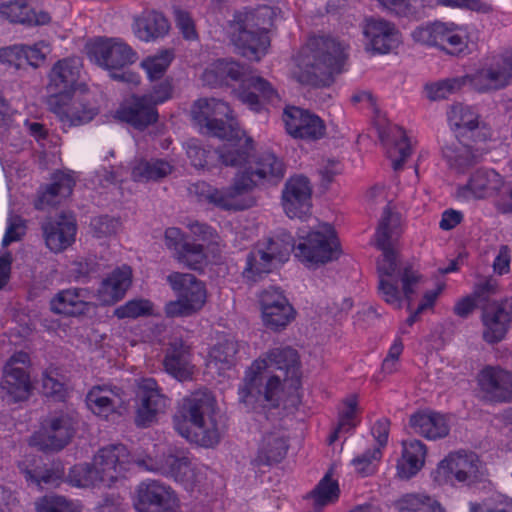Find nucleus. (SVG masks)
I'll use <instances>...</instances> for the list:
<instances>
[{
    "instance_id": "obj_1",
    "label": "nucleus",
    "mask_w": 512,
    "mask_h": 512,
    "mask_svg": "<svg viewBox=\"0 0 512 512\" xmlns=\"http://www.w3.org/2000/svg\"><path fill=\"white\" fill-rule=\"evenodd\" d=\"M192 118L202 133L225 141L218 149L196 139L189 141L186 154L193 167L210 171L214 162L238 166L247 161L252 138L245 137L227 102L216 98L198 99L192 107Z\"/></svg>"
},
{
    "instance_id": "obj_2",
    "label": "nucleus",
    "mask_w": 512,
    "mask_h": 512,
    "mask_svg": "<svg viewBox=\"0 0 512 512\" xmlns=\"http://www.w3.org/2000/svg\"><path fill=\"white\" fill-rule=\"evenodd\" d=\"M292 250L295 257L307 266L337 260L342 253L335 227L321 223L301 237L296 246L279 237L259 241L247 255L243 276L249 281H258L277 265L288 261Z\"/></svg>"
},
{
    "instance_id": "obj_3",
    "label": "nucleus",
    "mask_w": 512,
    "mask_h": 512,
    "mask_svg": "<svg viewBox=\"0 0 512 512\" xmlns=\"http://www.w3.org/2000/svg\"><path fill=\"white\" fill-rule=\"evenodd\" d=\"M401 226V214L393 211L389 204L386 205L375 233V245L382 251V258L377 263L378 288L386 303L401 308L404 297L410 308L415 287L421 276L411 265L403 268L398 266L394 242L402 233Z\"/></svg>"
},
{
    "instance_id": "obj_4",
    "label": "nucleus",
    "mask_w": 512,
    "mask_h": 512,
    "mask_svg": "<svg viewBox=\"0 0 512 512\" xmlns=\"http://www.w3.org/2000/svg\"><path fill=\"white\" fill-rule=\"evenodd\" d=\"M253 150L252 141L247 161L237 166L244 169L236 175L230 187L218 189L204 181H198L192 185L191 192L197 195L199 201L208 202L223 210L240 211L251 208L255 201L249 192L259 183L279 181L285 174L283 161L271 152H263L250 161Z\"/></svg>"
},
{
    "instance_id": "obj_5",
    "label": "nucleus",
    "mask_w": 512,
    "mask_h": 512,
    "mask_svg": "<svg viewBox=\"0 0 512 512\" xmlns=\"http://www.w3.org/2000/svg\"><path fill=\"white\" fill-rule=\"evenodd\" d=\"M347 60L344 45L328 35H313L292 58L291 76L302 84L328 87L344 70Z\"/></svg>"
},
{
    "instance_id": "obj_6",
    "label": "nucleus",
    "mask_w": 512,
    "mask_h": 512,
    "mask_svg": "<svg viewBox=\"0 0 512 512\" xmlns=\"http://www.w3.org/2000/svg\"><path fill=\"white\" fill-rule=\"evenodd\" d=\"M80 75V62L76 58L58 60L49 74V89L53 92L47 104L63 128L80 126L90 122L97 114V108L91 106L82 97H73Z\"/></svg>"
},
{
    "instance_id": "obj_7",
    "label": "nucleus",
    "mask_w": 512,
    "mask_h": 512,
    "mask_svg": "<svg viewBox=\"0 0 512 512\" xmlns=\"http://www.w3.org/2000/svg\"><path fill=\"white\" fill-rule=\"evenodd\" d=\"M216 401L211 393L196 391L184 397L173 417L175 430L183 438L206 448L220 441L217 421L214 419Z\"/></svg>"
},
{
    "instance_id": "obj_8",
    "label": "nucleus",
    "mask_w": 512,
    "mask_h": 512,
    "mask_svg": "<svg viewBox=\"0 0 512 512\" xmlns=\"http://www.w3.org/2000/svg\"><path fill=\"white\" fill-rule=\"evenodd\" d=\"M203 80L210 85L220 86L229 82H239L236 91L238 99L254 112H261L265 104L279 100L277 90L260 76L248 75L245 65L227 59H218L203 73Z\"/></svg>"
},
{
    "instance_id": "obj_9",
    "label": "nucleus",
    "mask_w": 512,
    "mask_h": 512,
    "mask_svg": "<svg viewBox=\"0 0 512 512\" xmlns=\"http://www.w3.org/2000/svg\"><path fill=\"white\" fill-rule=\"evenodd\" d=\"M132 455L123 444H111L99 449L94 464L79 463L68 473L69 483L75 487L112 486L125 478L132 469Z\"/></svg>"
},
{
    "instance_id": "obj_10",
    "label": "nucleus",
    "mask_w": 512,
    "mask_h": 512,
    "mask_svg": "<svg viewBox=\"0 0 512 512\" xmlns=\"http://www.w3.org/2000/svg\"><path fill=\"white\" fill-rule=\"evenodd\" d=\"M266 371L264 360H254L245 371L243 383L238 388L239 400L251 410L258 406L269 405L271 408H278L283 405L284 409L297 410L301 404L289 405L288 394L289 383L286 377L281 381L279 376L271 375L263 385L262 374Z\"/></svg>"
},
{
    "instance_id": "obj_11",
    "label": "nucleus",
    "mask_w": 512,
    "mask_h": 512,
    "mask_svg": "<svg viewBox=\"0 0 512 512\" xmlns=\"http://www.w3.org/2000/svg\"><path fill=\"white\" fill-rule=\"evenodd\" d=\"M86 54L91 62L109 71L116 81L137 85L140 76L127 69L137 60V53L122 40L98 37L86 44Z\"/></svg>"
},
{
    "instance_id": "obj_12",
    "label": "nucleus",
    "mask_w": 512,
    "mask_h": 512,
    "mask_svg": "<svg viewBox=\"0 0 512 512\" xmlns=\"http://www.w3.org/2000/svg\"><path fill=\"white\" fill-rule=\"evenodd\" d=\"M167 282L176 294V300L165 304L164 312L169 318L189 317L199 312L207 301L204 282L189 273L172 272Z\"/></svg>"
},
{
    "instance_id": "obj_13",
    "label": "nucleus",
    "mask_w": 512,
    "mask_h": 512,
    "mask_svg": "<svg viewBox=\"0 0 512 512\" xmlns=\"http://www.w3.org/2000/svg\"><path fill=\"white\" fill-rule=\"evenodd\" d=\"M480 464L474 452H451L439 462L433 472V479L439 485L470 486L479 480Z\"/></svg>"
},
{
    "instance_id": "obj_14",
    "label": "nucleus",
    "mask_w": 512,
    "mask_h": 512,
    "mask_svg": "<svg viewBox=\"0 0 512 512\" xmlns=\"http://www.w3.org/2000/svg\"><path fill=\"white\" fill-rule=\"evenodd\" d=\"M133 466L137 465L148 472L161 474L180 483L186 490L193 491L200 482L199 473L196 472L188 457H178L173 454H163L160 457L146 456L132 457Z\"/></svg>"
},
{
    "instance_id": "obj_15",
    "label": "nucleus",
    "mask_w": 512,
    "mask_h": 512,
    "mask_svg": "<svg viewBox=\"0 0 512 512\" xmlns=\"http://www.w3.org/2000/svg\"><path fill=\"white\" fill-rule=\"evenodd\" d=\"M75 433V422L67 413L50 415L40 422L29 438V445L43 452H58L65 448Z\"/></svg>"
},
{
    "instance_id": "obj_16",
    "label": "nucleus",
    "mask_w": 512,
    "mask_h": 512,
    "mask_svg": "<svg viewBox=\"0 0 512 512\" xmlns=\"http://www.w3.org/2000/svg\"><path fill=\"white\" fill-rule=\"evenodd\" d=\"M256 360H264L266 369L273 367L283 371L290 388L289 405L295 406L302 403L301 363L296 349L290 346L274 347Z\"/></svg>"
},
{
    "instance_id": "obj_17",
    "label": "nucleus",
    "mask_w": 512,
    "mask_h": 512,
    "mask_svg": "<svg viewBox=\"0 0 512 512\" xmlns=\"http://www.w3.org/2000/svg\"><path fill=\"white\" fill-rule=\"evenodd\" d=\"M412 38L415 42L440 48L450 55H460L468 47L466 37L454 23L435 21L418 26L412 31Z\"/></svg>"
},
{
    "instance_id": "obj_18",
    "label": "nucleus",
    "mask_w": 512,
    "mask_h": 512,
    "mask_svg": "<svg viewBox=\"0 0 512 512\" xmlns=\"http://www.w3.org/2000/svg\"><path fill=\"white\" fill-rule=\"evenodd\" d=\"M137 409L135 423L138 427H149L169 406V398L154 378H141L137 383Z\"/></svg>"
},
{
    "instance_id": "obj_19",
    "label": "nucleus",
    "mask_w": 512,
    "mask_h": 512,
    "mask_svg": "<svg viewBox=\"0 0 512 512\" xmlns=\"http://www.w3.org/2000/svg\"><path fill=\"white\" fill-rule=\"evenodd\" d=\"M134 508L137 512H180V501L170 486L146 480L137 486Z\"/></svg>"
},
{
    "instance_id": "obj_20",
    "label": "nucleus",
    "mask_w": 512,
    "mask_h": 512,
    "mask_svg": "<svg viewBox=\"0 0 512 512\" xmlns=\"http://www.w3.org/2000/svg\"><path fill=\"white\" fill-rule=\"evenodd\" d=\"M462 79L464 84L469 82L474 90L481 93L504 88L512 83V57H494L491 63H486Z\"/></svg>"
},
{
    "instance_id": "obj_21",
    "label": "nucleus",
    "mask_w": 512,
    "mask_h": 512,
    "mask_svg": "<svg viewBox=\"0 0 512 512\" xmlns=\"http://www.w3.org/2000/svg\"><path fill=\"white\" fill-rule=\"evenodd\" d=\"M259 303L264 325L274 331H280L295 318L296 311L284 292L271 286L259 295Z\"/></svg>"
},
{
    "instance_id": "obj_22",
    "label": "nucleus",
    "mask_w": 512,
    "mask_h": 512,
    "mask_svg": "<svg viewBox=\"0 0 512 512\" xmlns=\"http://www.w3.org/2000/svg\"><path fill=\"white\" fill-rule=\"evenodd\" d=\"M164 242L172 257L183 267L201 270L207 256L204 246L190 242L189 237L178 227H168L164 233Z\"/></svg>"
},
{
    "instance_id": "obj_23",
    "label": "nucleus",
    "mask_w": 512,
    "mask_h": 512,
    "mask_svg": "<svg viewBox=\"0 0 512 512\" xmlns=\"http://www.w3.org/2000/svg\"><path fill=\"white\" fill-rule=\"evenodd\" d=\"M365 48L373 55H386L395 51L402 42L396 25L382 18H367L363 26Z\"/></svg>"
},
{
    "instance_id": "obj_24",
    "label": "nucleus",
    "mask_w": 512,
    "mask_h": 512,
    "mask_svg": "<svg viewBox=\"0 0 512 512\" xmlns=\"http://www.w3.org/2000/svg\"><path fill=\"white\" fill-rule=\"evenodd\" d=\"M282 118L286 132L294 139L311 142L317 141L325 135L324 121L308 110L288 106L284 109Z\"/></svg>"
},
{
    "instance_id": "obj_25",
    "label": "nucleus",
    "mask_w": 512,
    "mask_h": 512,
    "mask_svg": "<svg viewBox=\"0 0 512 512\" xmlns=\"http://www.w3.org/2000/svg\"><path fill=\"white\" fill-rule=\"evenodd\" d=\"M483 339L489 344L502 341L512 323V300L491 301L482 307Z\"/></svg>"
},
{
    "instance_id": "obj_26",
    "label": "nucleus",
    "mask_w": 512,
    "mask_h": 512,
    "mask_svg": "<svg viewBox=\"0 0 512 512\" xmlns=\"http://www.w3.org/2000/svg\"><path fill=\"white\" fill-rule=\"evenodd\" d=\"M282 206L289 218L303 219L312 208V186L303 175L291 176L282 191Z\"/></svg>"
},
{
    "instance_id": "obj_27",
    "label": "nucleus",
    "mask_w": 512,
    "mask_h": 512,
    "mask_svg": "<svg viewBox=\"0 0 512 512\" xmlns=\"http://www.w3.org/2000/svg\"><path fill=\"white\" fill-rule=\"evenodd\" d=\"M477 384L489 402L506 403L512 400V373L500 366H484L477 375Z\"/></svg>"
},
{
    "instance_id": "obj_28",
    "label": "nucleus",
    "mask_w": 512,
    "mask_h": 512,
    "mask_svg": "<svg viewBox=\"0 0 512 512\" xmlns=\"http://www.w3.org/2000/svg\"><path fill=\"white\" fill-rule=\"evenodd\" d=\"M41 230L46 247L53 253H60L75 242L77 224L72 216L62 212L46 218L41 223Z\"/></svg>"
},
{
    "instance_id": "obj_29",
    "label": "nucleus",
    "mask_w": 512,
    "mask_h": 512,
    "mask_svg": "<svg viewBox=\"0 0 512 512\" xmlns=\"http://www.w3.org/2000/svg\"><path fill=\"white\" fill-rule=\"evenodd\" d=\"M504 179L496 170L480 168L474 171L466 184L457 188L460 200H480L496 195L502 188Z\"/></svg>"
},
{
    "instance_id": "obj_30",
    "label": "nucleus",
    "mask_w": 512,
    "mask_h": 512,
    "mask_svg": "<svg viewBox=\"0 0 512 512\" xmlns=\"http://www.w3.org/2000/svg\"><path fill=\"white\" fill-rule=\"evenodd\" d=\"M377 131L386 155L392 162V168L395 171L402 169L412 153L411 143L406 131L392 123L379 125Z\"/></svg>"
},
{
    "instance_id": "obj_31",
    "label": "nucleus",
    "mask_w": 512,
    "mask_h": 512,
    "mask_svg": "<svg viewBox=\"0 0 512 512\" xmlns=\"http://www.w3.org/2000/svg\"><path fill=\"white\" fill-rule=\"evenodd\" d=\"M52 182L41 187L37 192L33 205L36 210L45 211L57 207L62 199L70 197L76 185L71 172L55 171L51 176Z\"/></svg>"
},
{
    "instance_id": "obj_32",
    "label": "nucleus",
    "mask_w": 512,
    "mask_h": 512,
    "mask_svg": "<svg viewBox=\"0 0 512 512\" xmlns=\"http://www.w3.org/2000/svg\"><path fill=\"white\" fill-rule=\"evenodd\" d=\"M158 111L146 97L132 95L115 112V118L133 128L143 131L158 121Z\"/></svg>"
},
{
    "instance_id": "obj_33",
    "label": "nucleus",
    "mask_w": 512,
    "mask_h": 512,
    "mask_svg": "<svg viewBox=\"0 0 512 512\" xmlns=\"http://www.w3.org/2000/svg\"><path fill=\"white\" fill-rule=\"evenodd\" d=\"M92 295L87 288H68L60 290L50 301L51 310L65 316L88 314L93 308Z\"/></svg>"
},
{
    "instance_id": "obj_34",
    "label": "nucleus",
    "mask_w": 512,
    "mask_h": 512,
    "mask_svg": "<svg viewBox=\"0 0 512 512\" xmlns=\"http://www.w3.org/2000/svg\"><path fill=\"white\" fill-rule=\"evenodd\" d=\"M122 394L117 386L94 385L86 394V406L95 416L107 420L122 406Z\"/></svg>"
},
{
    "instance_id": "obj_35",
    "label": "nucleus",
    "mask_w": 512,
    "mask_h": 512,
    "mask_svg": "<svg viewBox=\"0 0 512 512\" xmlns=\"http://www.w3.org/2000/svg\"><path fill=\"white\" fill-rule=\"evenodd\" d=\"M289 439L279 431L264 434L251 461L254 468L272 467L281 463L289 450Z\"/></svg>"
},
{
    "instance_id": "obj_36",
    "label": "nucleus",
    "mask_w": 512,
    "mask_h": 512,
    "mask_svg": "<svg viewBox=\"0 0 512 512\" xmlns=\"http://www.w3.org/2000/svg\"><path fill=\"white\" fill-rule=\"evenodd\" d=\"M18 467L28 484L40 488L42 485L57 486L64 475L62 469L48 467L43 458L36 455H27L18 463Z\"/></svg>"
},
{
    "instance_id": "obj_37",
    "label": "nucleus",
    "mask_w": 512,
    "mask_h": 512,
    "mask_svg": "<svg viewBox=\"0 0 512 512\" xmlns=\"http://www.w3.org/2000/svg\"><path fill=\"white\" fill-rule=\"evenodd\" d=\"M132 284V269L128 265L115 268L102 280L97 290L98 300L112 305L121 300Z\"/></svg>"
},
{
    "instance_id": "obj_38",
    "label": "nucleus",
    "mask_w": 512,
    "mask_h": 512,
    "mask_svg": "<svg viewBox=\"0 0 512 512\" xmlns=\"http://www.w3.org/2000/svg\"><path fill=\"white\" fill-rule=\"evenodd\" d=\"M427 456L426 445L417 439L402 441L401 457L397 461V476L409 480L416 476L424 467Z\"/></svg>"
},
{
    "instance_id": "obj_39",
    "label": "nucleus",
    "mask_w": 512,
    "mask_h": 512,
    "mask_svg": "<svg viewBox=\"0 0 512 512\" xmlns=\"http://www.w3.org/2000/svg\"><path fill=\"white\" fill-rule=\"evenodd\" d=\"M0 16L11 23L27 26H43L51 21V16L43 10H35L25 0H11L0 5Z\"/></svg>"
},
{
    "instance_id": "obj_40",
    "label": "nucleus",
    "mask_w": 512,
    "mask_h": 512,
    "mask_svg": "<svg viewBox=\"0 0 512 512\" xmlns=\"http://www.w3.org/2000/svg\"><path fill=\"white\" fill-rule=\"evenodd\" d=\"M170 30L167 17L156 10H145L133 23L135 36L143 42H152L164 38Z\"/></svg>"
},
{
    "instance_id": "obj_41",
    "label": "nucleus",
    "mask_w": 512,
    "mask_h": 512,
    "mask_svg": "<svg viewBox=\"0 0 512 512\" xmlns=\"http://www.w3.org/2000/svg\"><path fill=\"white\" fill-rule=\"evenodd\" d=\"M48 52V45L43 41L33 45H13L0 49V61L20 67L25 60L30 66L37 68L45 61Z\"/></svg>"
},
{
    "instance_id": "obj_42",
    "label": "nucleus",
    "mask_w": 512,
    "mask_h": 512,
    "mask_svg": "<svg viewBox=\"0 0 512 512\" xmlns=\"http://www.w3.org/2000/svg\"><path fill=\"white\" fill-rule=\"evenodd\" d=\"M239 53L254 61H259L270 47L269 31L265 28H258L255 31L242 28L234 40Z\"/></svg>"
},
{
    "instance_id": "obj_43",
    "label": "nucleus",
    "mask_w": 512,
    "mask_h": 512,
    "mask_svg": "<svg viewBox=\"0 0 512 512\" xmlns=\"http://www.w3.org/2000/svg\"><path fill=\"white\" fill-rule=\"evenodd\" d=\"M413 430L428 440H437L449 434L450 427L446 417L438 412L419 411L411 415L409 420Z\"/></svg>"
},
{
    "instance_id": "obj_44",
    "label": "nucleus",
    "mask_w": 512,
    "mask_h": 512,
    "mask_svg": "<svg viewBox=\"0 0 512 512\" xmlns=\"http://www.w3.org/2000/svg\"><path fill=\"white\" fill-rule=\"evenodd\" d=\"M342 404L343 409L338 412L337 424L327 438L328 445L334 444L341 435L352 434L360 423L358 396L351 394L343 399Z\"/></svg>"
},
{
    "instance_id": "obj_45",
    "label": "nucleus",
    "mask_w": 512,
    "mask_h": 512,
    "mask_svg": "<svg viewBox=\"0 0 512 512\" xmlns=\"http://www.w3.org/2000/svg\"><path fill=\"white\" fill-rule=\"evenodd\" d=\"M163 367L167 374L179 381H185L192 377L190 353L182 344L171 345L164 356Z\"/></svg>"
},
{
    "instance_id": "obj_46",
    "label": "nucleus",
    "mask_w": 512,
    "mask_h": 512,
    "mask_svg": "<svg viewBox=\"0 0 512 512\" xmlns=\"http://www.w3.org/2000/svg\"><path fill=\"white\" fill-rule=\"evenodd\" d=\"M1 387L14 402L27 400L33 388L30 375L24 368H4Z\"/></svg>"
},
{
    "instance_id": "obj_47",
    "label": "nucleus",
    "mask_w": 512,
    "mask_h": 512,
    "mask_svg": "<svg viewBox=\"0 0 512 512\" xmlns=\"http://www.w3.org/2000/svg\"><path fill=\"white\" fill-rule=\"evenodd\" d=\"M173 169V165L165 159H140L132 167L131 177L135 182H157L170 175Z\"/></svg>"
},
{
    "instance_id": "obj_48",
    "label": "nucleus",
    "mask_w": 512,
    "mask_h": 512,
    "mask_svg": "<svg viewBox=\"0 0 512 512\" xmlns=\"http://www.w3.org/2000/svg\"><path fill=\"white\" fill-rule=\"evenodd\" d=\"M451 129L457 136H465L473 132L479 126V114L477 110L469 105L456 103L451 106L447 113Z\"/></svg>"
},
{
    "instance_id": "obj_49",
    "label": "nucleus",
    "mask_w": 512,
    "mask_h": 512,
    "mask_svg": "<svg viewBox=\"0 0 512 512\" xmlns=\"http://www.w3.org/2000/svg\"><path fill=\"white\" fill-rule=\"evenodd\" d=\"M442 156L448 165L459 173H464L475 163V155L469 145L460 140L442 147Z\"/></svg>"
},
{
    "instance_id": "obj_50",
    "label": "nucleus",
    "mask_w": 512,
    "mask_h": 512,
    "mask_svg": "<svg viewBox=\"0 0 512 512\" xmlns=\"http://www.w3.org/2000/svg\"><path fill=\"white\" fill-rule=\"evenodd\" d=\"M237 352V342L232 338L224 337L211 348L210 361L219 371L229 370L234 365Z\"/></svg>"
},
{
    "instance_id": "obj_51",
    "label": "nucleus",
    "mask_w": 512,
    "mask_h": 512,
    "mask_svg": "<svg viewBox=\"0 0 512 512\" xmlns=\"http://www.w3.org/2000/svg\"><path fill=\"white\" fill-rule=\"evenodd\" d=\"M174 59L171 49H163L155 55L144 58L141 62L142 69L146 72L150 81L161 79Z\"/></svg>"
},
{
    "instance_id": "obj_52",
    "label": "nucleus",
    "mask_w": 512,
    "mask_h": 512,
    "mask_svg": "<svg viewBox=\"0 0 512 512\" xmlns=\"http://www.w3.org/2000/svg\"><path fill=\"white\" fill-rule=\"evenodd\" d=\"M114 315L118 319H137L154 315V304L149 299L134 298L118 306Z\"/></svg>"
},
{
    "instance_id": "obj_53",
    "label": "nucleus",
    "mask_w": 512,
    "mask_h": 512,
    "mask_svg": "<svg viewBox=\"0 0 512 512\" xmlns=\"http://www.w3.org/2000/svg\"><path fill=\"white\" fill-rule=\"evenodd\" d=\"M381 458L382 451L380 447H372L354 456L350 461V465L358 475L368 477L377 471V466Z\"/></svg>"
},
{
    "instance_id": "obj_54",
    "label": "nucleus",
    "mask_w": 512,
    "mask_h": 512,
    "mask_svg": "<svg viewBox=\"0 0 512 512\" xmlns=\"http://www.w3.org/2000/svg\"><path fill=\"white\" fill-rule=\"evenodd\" d=\"M78 501L60 495H45L36 502V512H81Z\"/></svg>"
},
{
    "instance_id": "obj_55",
    "label": "nucleus",
    "mask_w": 512,
    "mask_h": 512,
    "mask_svg": "<svg viewBox=\"0 0 512 512\" xmlns=\"http://www.w3.org/2000/svg\"><path fill=\"white\" fill-rule=\"evenodd\" d=\"M339 494L338 482L333 480L330 474H326L309 493V497L316 505L325 506L338 500Z\"/></svg>"
},
{
    "instance_id": "obj_56",
    "label": "nucleus",
    "mask_w": 512,
    "mask_h": 512,
    "mask_svg": "<svg viewBox=\"0 0 512 512\" xmlns=\"http://www.w3.org/2000/svg\"><path fill=\"white\" fill-rule=\"evenodd\" d=\"M464 85L462 78H447L437 82L428 83L424 89L430 100H441L448 98L451 94L460 90Z\"/></svg>"
},
{
    "instance_id": "obj_57",
    "label": "nucleus",
    "mask_w": 512,
    "mask_h": 512,
    "mask_svg": "<svg viewBox=\"0 0 512 512\" xmlns=\"http://www.w3.org/2000/svg\"><path fill=\"white\" fill-rule=\"evenodd\" d=\"M436 502L424 494H406L398 500L397 507L400 512H427Z\"/></svg>"
},
{
    "instance_id": "obj_58",
    "label": "nucleus",
    "mask_w": 512,
    "mask_h": 512,
    "mask_svg": "<svg viewBox=\"0 0 512 512\" xmlns=\"http://www.w3.org/2000/svg\"><path fill=\"white\" fill-rule=\"evenodd\" d=\"M27 230L26 220L20 215H9L7 218V226L2 238V246L7 247L13 242L20 241Z\"/></svg>"
},
{
    "instance_id": "obj_59",
    "label": "nucleus",
    "mask_w": 512,
    "mask_h": 512,
    "mask_svg": "<svg viewBox=\"0 0 512 512\" xmlns=\"http://www.w3.org/2000/svg\"><path fill=\"white\" fill-rule=\"evenodd\" d=\"M54 371L46 370L42 374V391L46 397L57 401H64L67 396V389L63 382L53 376Z\"/></svg>"
},
{
    "instance_id": "obj_60",
    "label": "nucleus",
    "mask_w": 512,
    "mask_h": 512,
    "mask_svg": "<svg viewBox=\"0 0 512 512\" xmlns=\"http://www.w3.org/2000/svg\"><path fill=\"white\" fill-rule=\"evenodd\" d=\"M173 95V83L171 79H164L160 83L154 85L152 90L148 94L142 95L146 97L147 101L156 107L159 104H163Z\"/></svg>"
},
{
    "instance_id": "obj_61",
    "label": "nucleus",
    "mask_w": 512,
    "mask_h": 512,
    "mask_svg": "<svg viewBox=\"0 0 512 512\" xmlns=\"http://www.w3.org/2000/svg\"><path fill=\"white\" fill-rule=\"evenodd\" d=\"M175 22L184 39L195 41L198 39L195 23L190 13L178 9L175 11Z\"/></svg>"
},
{
    "instance_id": "obj_62",
    "label": "nucleus",
    "mask_w": 512,
    "mask_h": 512,
    "mask_svg": "<svg viewBox=\"0 0 512 512\" xmlns=\"http://www.w3.org/2000/svg\"><path fill=\"white\" fill-rule=\"evenodd\" d=\"M390 425H391V422H390L389 418L381 417V418L377 419L374 422L373 426L371 427V434L378 444L377 447H380L381 450L388 443L389 433H390Z\"/></svg>"
},
{
    "instance_id": "obj_63",
    "label": "nucleus",
    "mask_w": 512,
    "mask_h": 512,
    "mask_svg": "<svg viewBox=\"0 0 512 512\" xmlns=\"http://www.w3.org/2000/svg\"><path fill=\"white\" fill-rule=\"evenodd\" d=\"M511 251L507 245H501L493 261V271L502 276L510 272Z\"/></svg>"
},
{
    "instance_id": "obj_64",
    "label": "nucleus",
    "mask_w": 512,
    "mask_h": 512,
    "mask_svg": "<svg viewBox=\"0 0 512 512\" xmlns=\"http://www.w3.org/2000/svg\"><path fill=\"white\" fill-rule=\"evenodd\" d=\"M464 220V214L453 208L446 209L441 214L439 228L443 231H450L457 227Z\"/></svg>"
}]
</instances>
